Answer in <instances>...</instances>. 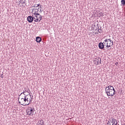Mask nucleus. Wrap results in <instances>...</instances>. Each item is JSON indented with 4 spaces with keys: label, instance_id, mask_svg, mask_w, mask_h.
I'll return each mask as SVG.
<instances>
[{
    "label": "nucleus",
    "instance_id": "obj_1",
    "mask_svg": "<svg viewBox=\"0 0 125 125\" xmlns=\"http://www.w3.org/2000/svg\"><path fill=\"white\" fill-rule=\"evenodd\" d=\"M20 101H19V100H18L19 103L23 106H28V105H30V104L32 103V101H33V98H32V96H31L30 94L25 95L24 98H22L20 96Z\"/></svg>",
    "mask_w": 125,
    "mask_h": 125
},
{
    "label": "nucleus",
    "instance_id": "obj_2",
    "mask_svg": "<svg viewBox=\"0 0 125 125\" xmlns=\"http://www.w3.org/2000/svg\"><path fill=\"white\" fill-rule=\"evenodd\" d=\"M105 92L107 96L113 97L115 95V88L113 86L109 85L105 88Z\"/></svg>",
    "mask_w": 125,
    "mask_h": 125
},
{
    "label": "nucleus",
    "instance_id": "obj_3",
    "mask_svg": "<svg viewBox=\"0 0 125 125\" xmlns=\"http://www.w3.org/2000/svg\"><path fill=\"white\" fill-rule=\"evenodd\" d=\"M35 108H34V106L32 107H28L27 109L26 110V113L28 116H33L34 115V112H35Z\"/></svg>",
    "mask_w": 125,
    "mask_h": 125
},
{
    "label": "nucleus",
    "instance_id": "obj_4",
    "mask_svg": "<svg viewBox=\"0 0 125 125\" xmlns=\"http://www.w3.org/2000/svg\"><path fill=\"white\" fill-rule=\"evenodd\" d=\"M105 42H107V45H106V47L107 48H109V47H111V46H113V44H114V42L111 40L110 39H106Z\"/></svg>",
    "mask_w": 125,
    "mask_h": 125
},
{
    "label": "nucleus",
    "instance_id": "obj_5",
    "mask_svg": "<svg viewBox=\"0 0 125 125\" xmlns=\"http://www.w3.org/2000/svg\"><path fill=\"white\" fill-rule=\"evenodd\" d=\"M94 61V64L95 65H100V64H101V58H100V57L96 58Z\"/></svg>",
    "mask_w": 125,
    "mask_h": 125
},
{
    "label": "nucleus",
    "instance_id": "obj_6",
    "mask_svg": "<svg viewBox=\"0 0 125 125\" xmlns=\"http://www.w3.org/2000/svg\"><path fill=\"white\" fill-rule=\"evenodd\" d=\"M28 90H29V89H27L26 88H24V90H23V92L21 93L20 94V95H19V97L18 98V100L19 101V99H20V96H21V95L23 94L24 95V96H25V95H26V94L25 93V92H28Z\"/></svg>",
    "mask_w": 125,
    "mask_h": 125
},
{
    "label": "nucleus",
    "instance_id": "obj_7",
    "mask_svg": "<svg viewBox=\"0 0 125 125\" xmlns=\"http://www.w3.org/2000/svg\"><path fill=\"white\" fill-rule=\"evenodd\" d=\"M34 15L29 16L27 17V21L29 23H33V21H34V18H33Z\"/></svg>",
    "mask_w": 125,
    "mask_h": 125
},
{
    "label": "nucleus",
    "instance_id": "obj_8",
    "mask_svg": "<svg viewBox=\"0 0 125 125\" xmlns=\"http://www.w3.org/2000/svg\"><path fill=\"white\" fill-rule=\"evenodd\" d=\"M98 47L100 49H104V50H105V49H104L105 46H104V44L102 42H100V43H99Z\"/></svg>",
    "mask_w": 125,
    "mask_h": 125
},
{
    "label": "nucleus",
    "instance_id": "obj_9",
    "mask_svg": "<svg viewBox=\"0 0 125 125\" xmlns=\"http://www.w3.org/2000/svg\"><path fill=\"white\" fill-rule=\"evenodd\" d=\"M39 9H40V8H37L36 6V8H33L32 9V13H37V12H39Z\"/></svg>",
    "mask_w": 125,
    "mask_h": 125
},
{
    "label": "nucleus",
    "instance_id": "obj_10",
    "mask_svg": "<svg viewBox=\"0 0 125 125\" xmlns=\"http://www.w3.org/2000/svg\"><path fill=\"white\" fill-rule=\"evenodd\" d=\"M42 19V16L40 15L39 17H36V20H34L35 22H41V21Z\"/></svg>",
    "mask_w": 125,
    "mask_h": 125
},
{
    "label": "nucleus",
    "instance_id": "obj_11",
    "mask_svg": "<svg viewBox=\"0 0 125 125\" xmlns=\"http://www.w3.org/2000/svg\"><path fill=\"white\" fill-rule=\"evenodd\" d=\"M36 41L37 42H42V38L40 37H37L36 38Z\"/></svg>",
    "mask_w": 125,
    "mask_h": 125
},
{
    "label": "nucleus",
    "instance_id": "obj_12",
    "mask_svg": "<svg viewBox=\"0 0 125 125\" xmlns=\"http://www.w3.org/2000/svg\"><path fill=\"white\" fill-rule=\"evenodd\" d=\"M33 15H35V17H38V16H41V14L40 13H38V12L37 13H32Z\"/></svg>",
    "mask_w": 125,
    "mask_h": 125
},
{
    "label": "nucleus",
    "instance_id": "obj_13",
    "mask_svg": "<svg viewBox=\"0 0 125 125\" xmlns=\"http://www.w3.org/2000/svg\"><path fill=\"white\" fill-rule=\"evenodd\" d=\"M19 0L20 3H21V2H22V4H25V3H26V0Z\"/></svg>",
    "mask_w": 125,
    "mask_h": 125
},
{
    "label": "nucleus",
    "instance_id": "obj_14",
    "mask_svg": "<svg viewBox=\"0 0 125 125\" xmlns=\"http://www.w3.org/2000/svg\"><path fill=\"white\" fill-rule=\"evenodd\" d=\"M121 5L125 6V0H121Z\"/></svg>",
    "mask_w": 125,
    "mask_h": 125
},
{
    "label": "nucleus",
    "instance_id": "obj_15",
    "mask_svg": "<svg viewBox=\"0 0 125 125\" xmlns=\"http://www.w3.org/2000/svg\"><path fill=\"white\" fill-rule=\"evenodd\" d=\"M97 15H98V16H103V13H102V12H98Z\"/></svg>",
    "mask_w": 125,
    "mask_h": 125
},
{
    "label": "nucleus",
    "instance_id": "obj_16",
    "mask_svg": "<svg viewBox=\"0 0 125 125\" xmlns=\"http://www.w3.org/2000/svg\"><path fill=\"white\" fill-rule=\"evenodd\" d=\"M111 120H110V123H111V124H113L114 122L116 121V119L113 118V117H111Z\"/></svg>",
    "mask_w": 125,
    "mask_h": 125
},
{
    "label": "nucleus",
    "instance_id": "obj_17",
    "mask_svg": "<svg viewBox=\"0 0 125 125\" xmlns=\"http://www.w3.org/2000/svg\"><path fill=\"white\" fill-rule=\"evenodd\" d=\"M103 43H104V46H106V45H107V42L106 41V40H105L104 42H103Z\"/></svg>",
    "mask_w": 125,
    "mask_h": 125
},
{
    "label": "nucleus",
    "instance_id": "obj_18",
    "mask_svg": "<svg viewBox=\"0 0 125 125\" xmlns=\"http://www.w3.org/2000/svg\"><path fill=\"white\" fill-rule=\"evenodd\" d=\"M40 122L41 123V125H43V124H44V121H43V120H41Z\"/></svg>",
    "mask_w": 125,
    "mask_h": 125
},
{
    "label": "nucleus",
    "instance_id": "obj_19",
    "mask_svg": "<svg viewBox=\"0 0 125 125\" xmlns=\"http://www.w3.org/2000/svg\"><path fill=\"white\" fill-rule=\"evenodd\" d=\"M36 6H37V4H34V5L32 6V8H35Z\"/></svg>",
    "mask_w": 125,
    "mask_h": 125
},
{
    "label": "nucleus",
    "instance_id": "obj_20",
    "mask_svg": "<svg viewBox=\"0 0 125 125\" xmlns=\"http://www.w3.org/2000/svg\"><path fill=\"white\" fill-rule=\"evenodd\" d=\"M41 5H41V4H37V6H36V7H37L38 8H39V7L41 6Z\"/></svg>",
    "mask_w": 125,
    "mask_h": 125
},
{
    "label": "nucleus",
    "instance_id": "obj_21",
    "mask_svg": "<svg viewBox=\"0 0 125 125\" xmlns=\"http://www.w3.org/2000/svg\"><path fill=\"white\" fill-rule=\"evenodd\" d=\"M33 18L34 21H35V20H37V17H36V16H35V17H33Z\"/></svg>",
    "mask_w": 125,
    "mask_h": 125
},
{
    "label": "nucleus",
    "instance_id": "obj_22",
    "mask_svg": "<svg viewBox=\"0 0 125 125\" xmlns=\"http://www.w3.org/2000/svg\"><path fill=\"white\" fill-rule=\"evenodd\" d=\"M108 125H111V123L110 122V121H108L107 123H106Z\"/></svg>",
    "mask_w": 125,
    "mask_h": 125
},
{
    "label": "nucleus",
    "instance_id": "obj_23",
    "mask_svg": "<svg viewBox=\"0 0 125 125\" xmlns=\"http://www.w3.org/2000/svg\"><path fill=\"white\" fill-rule=\"evenodd\" d=\"M0 78H1V79H3V74H1Z\"/></svg>",
    "mask_w": 125,
    "mask_h": 125
},
{
    "label": "nucleus",
    "instance_id": "obj_24",
    "mask_svg": "<svg viewBox=\"0 0 125 125\" xmlns=\"http://www.w3.org/2000/svg\"><path fill=\"white\" fill-rule=\"evenodd\" d=\"M39 7H40V9H42V5H40V6Z\"/></svg>",
    "mask_w": 125,
    "mask_h": 125
},
{
    "label": "nucleus",
    "instance_id": "obj_25",
    "mask_svg": "<svg viewBox=\"0 0 125 125\" xmlns=\"http://www.w3.org/2000/svg\"><path fill=\"white\" fill-rule=\"evenodd\" d=\"M111 120H112V119H111V118H109V119H108V121H109V122H110V121H111Z\"/></svg>",
    "mask_w": 125,
    "mask_h": 125
},
{
    "label": "nucleus",
    "instance_id": "obj_26",
    "mask_svg": "<svg viewBox=\"0 0 125 125\" xmlns=\"http://www.w3.org/2000/svg\"><path fill=\"white\" fill-rule=\"evenodd\" d=\"M118 64H119V63L118 62L115 63V65H118Z\"/></svg>",
    "mask_w": 125,
    "mask_h": 125
},
{
    "label": "nucleus",
    "instance_id": "obj_27",
    "mask_svg": "<svg viewBox=\"0 0 125 125\" xmlns=\"http://www.w3.org/2000/svg\"><path fill=\"white\" fill-rule=\"evenodd\" d=\"M40 12H42V9H40Z\"/></svg>",
    "mask_w": 125,
    "mask_h": 125
},
{
    "label": "nucleus",
    "instance_id": "obj_28",
    "mask_svg": "<svg viewBox=\"0 0 125 125\" xmlns=\"http://www.w3.org/2000/svg\"><path fill=\"white\" fill-rule=\"evenodd\" d=\"M98 30H101V29L99 28V26L98 27Z\"/></svg>",
    "mask_w": 125,
    "mask_h": 125
},
{
    "label": "nucleus",
    "instance_id": "obj_29",
    "mask_svg": "<svg viewBox=\"0 0 125 125\" xmlns=\"http://www.w3.org/2000/svg\"><path fill=\"white\" fill-rule=\"evenodd\" d=\"M98 32L99 33H101V32H100V31H99V30H98Z\"/></svg>",
    "mask_w": 125,
    "mask_h": 125
},
{
    "label": "nucleus",
    "instance_id": "obj_30",
    "mask_svg": "<svg viewBox=\"0 0 125 125\" xmlns=\"http://www.w3.org/2000/svg\"><path fill=\"white\" fill-rule=\"evenodd\" d=\"M114 124H115V123H112V125H114Z\"/></svg>",
    "mask_w": 125,
    "mask_h": 125
},
{
    "label": "nucleus",
    "instance_id": "obj_31",
    "mask_svg": "<svg viewBox=\"0 0 125 125\" xmlns=\"http://www.w3.org/2000/svg\"><path fill=\"white\" fill-rule=\"evenodd\" d=\"M100 28L101 29V27H100Z\"/></svg>",
    "mask_w": 125,
    "mask_h": 125
}]
</instances>
